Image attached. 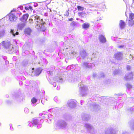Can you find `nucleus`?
I'll use <instances>...</instances> for the list:
<instances>
[{
	"instance_id": "ea45409f",
	"label": "nucleus",
	"mask_w": 134,
	"mask_h": 134,
	"mask_svg": "<svg viewBox=\"0 0 134 134\" xmlns=\"http://www.w3.org/2000/svg\"><path fill=\"white\" fill-rule=\"evenodd\" d=\"M104 73H102L100 75V76L101 77H104Z\"/></svg>"
},
{
	"instance_id": "a878e982",
	"label": "nucleus",
	"mask_w": 134,
	"mask_h": 134,
	"mask_svg": "<svg viewBox=\"0 0 134 134\" xmlns=\"http://www.w3.org/2000/svg\"><path fill=\"white\" fill-rule=\"evenodd\" d=\"M129 19L134 20V14L132 13L129 14Z\"/></svg>"
},
{
	"instance_id": "6e6552de",
	"label": "nucleus",
	"mask_w": 134,
	"mask_h": 134,
	"mask_svg": "<svg viewBox=\"0 0 134 134\" xmlns=\"http://www.w3.org/2000/svg\"><path fill=\"white\" fill-rule=\"evenodd\" d=\"M115 131L113 129L108 128L105 131V134H115Z\"/></svg>"
},
{
	"instance_id": "de8ad7c7",
	"label": "nucleus",
	"mask_w": 134,
	"mask_h": 134,
	"mask_svg": "<svg viewBox=\"0 0 134 134\" xmlns=\"http://www.w3.org/2000/svg\"><path fill=\"white\" fill-rule=\"evenodd\" d=\"M29 9H32V7L30 6H29Z\"/></svg>"
},
{
	"instance_id": "39448f33",
	"label": "nucleus",
	"mask_w": 134,
	"mask_h": 134,
	"mask_svg": "<svg viewBox=\"0 0 134 134\" xmlns=\"http://www.w3.org/2000/svg\"><path fill=\"white\" fill-rule=\"evenodd\" d=\"M76 100L71 99L68 101V104L70 107L73 108L76 107Z\"/></svg>"
},
{
	"instance_id": "09e8293b",
	"label": "nucleus",
	"mask_w": 134,
	"mask_h": 134,
	"mask_svg": "<svg viewBox=\"0 0 134 134\" xmlns=\"http://www.w3.org/2000/svg\"><path fill=\"white\" fill-rule=\"evenodd\" d=\"M73 20V19L72 18H70L69 19V21H72Z\"/></svg>"
},
{
	"instance_id": "72a5a7b5",
	"label": "nucleus",
	"mask_w": 134,
	"mask_h": 134,
	"mask_svg": "<svg viewBox=\"0 0 134 134\" xmlns=\"http://www.w3.org/2000/svg\"><path fill=\"white\" fill-rule=\"evenodd\" d=\"M57 80L59 82H61L62 81L63 79L61 77L58 78L57 79Z\"/></svg>"
},
{
	"instance_id": "c756f323",
	"label": "nucleus",
	"mask_w": 134,
	"mask_h": 134,
	"mask_svg": "<svg viewBox=\"0 0 134 134\" xmlns=\"http://www.w3.org/2000/svg\"><path fill=\"white\" fill-rule=\"evenodd\" d=\"M77 8L78 10L80 11H82L84 9L83 7L79 6H77Z\"/></svg>"
},
{
	"instance_id": "f3484780",
	"label": "nucleus",
	"mask_w": 134,
	"mask_h": 134,
	"mask_svg": "<svg viewBox=\"0 0 134 134\" xmlns=\"http://www.w3.org/2000/svg\"><path fill=\"white\" fill-rule=\"evenodd\" d=\"M88 133L90 134H98V133L97 130L94 127Z\"/></svg>"
},
{
	"instance_id": "cd10ccee",
	"label": "nucleus",
	"mask_w": 134,
	"mask_h": 134,
	"mask_svg": "<svg viewBox=\"0 0 134 134\" xmlns=\"http://www.w3.org/2000/svg\"><path fill=\"white\" fill-rule=\"evenodd\" d=\"M78 15L81 17H84L85 16V13L83 12L79 13Z\"/></svg>"
},
{
	"instance_id": "f257e3e1",
	"label": "nucleus",
	"mask_w": 134,
	"mask_h": 134,
	"mask_svg": "<svg viewBox=\"0 0 134 134\" xmlns=\"http://www.w3.org/2000/svg\"><path fill=\"white\" fill-rule=\"evenodd\" d=\"M33 20L35 22L36 25V27L37 29L42 31L45 30L46 28L44 26V25L45 23L43 21L42 19H40L39 16L35 14L32 15L31 17V18L29 19V23L32 24L34 22Z\"/></svg>"
},
{
	"instance_id": "864d4df0",
	"label": "nucleus",
	"mask_w": 134,
	"mask_h": 134,
	"mask_svg": "<svg viewBox=\"0 0 134 134\" xmlns=\"http://www.w3.org/2000/svg\"><path fill=\"white\" fill-rule=\"evenodd\" d=\"M23 7H22V6H21V7H20V8L21 9V8H23Z\"/></svg>"
},
{
	"instance_id": "c85d7f7f",
	"label": "nucleus",
	"mask_w": 134,
	"mask_h": 134,
	"mask_svg": "<svg viewBox=\"0 0 134 134\" xmlns=\"http://www.w3.org/2000/svg\"><path fill=\"white\" fill-rule=\"evenodd\" d=\"M77 25V23L76 22L73 21L70 24V25L72 27H75Z\"/></svg>"
},
{
	"instance_id": "4d7b16f0",
	"label": "nucleus",
	"mask_w": 134,
	"mask_h": 134,
	"mask_svg": "<svg viewBox=\"0 0 134 134\" xmlns=\"http://www.w3.org/2000/svg\"><path fill=\"white\" fill-rule=\"evenodd\" d=\"M25 9H27V8L26 7H25Z\"/></svg>"
},
{
	"instance_id": "37998d69",
	"label": "nucleus",
	"mask_w": 134,
	"mask_h": 134,
	"mask_svg": "<svg viewBox=\"0 0 134 134\" xmlns=\"http://www.w3.org/2000/svg\"><path fill=\"white\" fill-rule=\"evenodd\" d=\"M48 74H50L51 75V74L52 72L50 71H48L47 72Z\"/></svg>"
},
{
	"instance_id": "f8f14e48",
	"label": "nucleus",
	"mask_w": 134,
	"mask_h": 134,
	"mask_svg": "<svg viewBox=\"0 0 134 134\" xmlns=\"http://www.w3.org/2000/svg\"><path fill=\"white\" fill-rule=\"evenodd\" d=\"M99 39L100 42L102 43H105L106 42V39L105 37L102 35H99Z\"/></svg>"
},
{
	"instance_id": "f03ea898",
	"label": "nucleus",
	"mask_w": 134,
	"mask_h": 134,
	"mask_svg": "<svg viewBox=\"0 0 134 134\" xmlns=\"http://www.w3.org/2000/svg\"><path fill=\"white\" fill-rule=\"evenodd\" d=\"M78 87H79V91L81 96H85L87 94V88L84 86L82 83L79 84Z\"/></svg>"
},
{
	"instance_id": "412c9836",
	"label": "nucleus",
	"mask_w": 134,
	"mask_h": 134,
	"mask_svg": "<svg viewBox=\"0 0 134 134\" xmlns=\"http://www.w3.org/2000/svg\"><path fill=\"white\" fill-rule=\"evenodd\" d=\"M125 23L122 20H120L119 23V26L121 29H124L125 26Z\"/></svg>"
},
{
	"instance_id": "423d86ee",
	"label": "nucleus",
	"mask_w": 134,
	"mask_h": 134,
	"mask_svg": "<svg viewBox=\"0 0 134 134\" xmlns=\"http://www.w3.org/2000/svg\"><path fill=\"white\" fill-rule=\"evenodd\" d=\"M114 56L116 59L120 60L122 58L123 54L121 52L117 53L114 55Z\"/></svg>"
},
{
	"instance_id": "6ab92c4d",
	"label": "nucleus",
	"mask_w": 134,
	"mask_h": 134,
	"mask_svg": "<svg viewBox=\"0 0 134 134\" xmlns=\"http://www.w3.org/2000/svg\"><path fill=\"white\" fill-rule=\"evenodd\" d=\"M10 33L12 34L14 36H15L16 35H19L18 32L16 31L15 30L11 29L10 31Z\"/></svg>"
},
{
	"instance_id": "dca6fc26",
	"label": "nucleus",
	"mask_w": 134,
	"mask_h": 134,
	"mask_svg": "<svg viewBox=\"0 0 134 134\" xmlns=\"http://www.w3.org/2000/svg\"><path fill=\"white\" fill-rule=\"evenodd\" d=\"M85 127L88 130V132L93 127L91 124L88 123H86L85 124Z\"/></svg>"
},
{
	"instance_id": "79ce46f5",
	"label": "nucleus",
	"mask_w": 134,
	"mask_h": 134,
	"mask_svg": "<svg viewBox=\"0 0 134 134\" xmlns=\"http://www.w3.org/2000/svg\"><path fill=\"white\" fill-rule=\"evenodd\" d=\"M38 4L37 3H35L34 5L35 7H36L38 6Z\"/></svg>"
},
{
	"instance_id": "e433bc0d",
	"label": "nucleus",
	"mask_w": 134,
	"mask_h": 134,
	"mask_svg": "<svg viewBox=\"0 0 134 134\" xmlns=\"http://www.w3.org/2000/svg\"><path fill=\"white\" fill-rule=\"evenodd\" d=\"M69 13L68 11H66L65 12V13L64 14L65 16H68L69 15Z\"/></svg>"
},
{
	"instance_id": "680f3d73",
	"label": "nucleus",
	"mask_w": 134,
	"mask_h": 134,
	"mask_svg": "<svg viewBox=\"0 0 134 134\" xmlns=\"http://www.w3.org/2000/svg\"><path fill=\"white\" fill-rule=\"evenodd\" d=\"M6 62H7V63H8V61H7Z\"/></svg>"
},
{
	"instance_id": "393cba45",
	"label": "nucleus",
	"mask_w": 134,
	"mask_h": 134,
	"mask_svg": "<svg viewBox=\"0 0 134 134\" xmlns=\"http://www.w3.org/2000/svg\"><path fill=\"white\" fill-rule=\"evenodd\" d=\"M5 34V31L4 30L0 31V38L3 37Z\"/></svg>"
},
{
	"instance_id": "7c9ffc66",
	"label": "nucleus",
	"mask_w": 134,
	"mask_h": 134,
	"mask_svg": "<svg viewBox=\"0 0 134 134\" xmlns=\"http://www.w3.org/2000/svg\"><path fill=\"white\" fill-rule=\"evenodd\" d=\"M37 99H36L34 97L31 99V101L32 102V103L34 104L35 103H36L37 102Z\"/></svg>"
},
{
	"instance_id": "a211bd4d",
	"label": "nucleus",
	"mask_w": 134,
	"mask_h": 134,
	"mask_svg": "<svg viewBox=\"0 0 134 134\" xmlns=\"http://www.w3.org/2000/svg\"><path fill=\"white\" fill-rule=\"evenodd\" d=\"M80 54L82 58H84L87 55V53L85 51L83 50H81L80 53Z\"/></svg>"
},
{
	"instance_id": "bb28decb",
	"label": "nucleus",
	"mask_w": 134,
	"mask_h": 134,
	"mask_svg": "<svg viewBox=\"0 0 134 134\" xmlns=\"http://www.w3.org/2000/svg\"><path fill=\"white\" fill-rule=\"evenodd\" d=\"M89 118V116L88 115H86L85 116V117H82V118L83 120H87Z\"/></svg>"
},
{
	"instance_id": "f704fd0d",
	"label": "nucleus",
	"mask_w": 134,
	"mask_h": 134,
	"mask_svg": "<svg viewBox=\"0 0 134 134\" xmlns=\"http://www.w3.org/2000/svg\"><path fill=\"white\" fill-rule=\"evenodd\" d=\"M24 111L25 113H28L29 112V110L28 108H25Z\"/></svg>"
},
{
	"instance_id": "603ef678",
	"label": "nucleus",
	"mask_w": 134,
	"mask_h": 134,
	"mask_svg": "<svg viewBox=\"0 0 134 134\" xmlns=\"http://www.w3.org/2000/svg\"><path fill=\"white\" fill-rule=\"evenodd\" d=\"M54 87H55L56 86V85L55 83H54Z\"/></svg>"
},
{
	"instance_id": "0eeeda50",
	"label": "nucleus",
	"mask_w": 134,
	"mask_h": 134,
	"mask_svg": "<svg viewBox=\"0 0 134 134\" xmlns=\"http://www.w3.org/2000/svg\"><path fill=\"white\" fill-rule=\"evenodd\" d=\"M42 70V69L41 68H38L35 71L32 72L31 75H32L34 74V76H38L41 73Z\"/></svg>"
},
{
	"instance_id": "5fc2aeb1",
	"label": "nucleus",
	"mask_w": 134,
	"mask_h": 134,
	"mask_svg": "<svg viewBox=\"0 0 134 134\" xmlns=\"http://www.w3.org/2000/svg\"><path fill=\"white\" fill-rule=\"evenodd\" d=\"M77 81V80L76 79H75L74 80H73V81Z\"/></svg>"
},
{
	"instance_id": "13d9d810",
	"label": "nucleus",
	"mask_w": 134,
	"mask_h": 134,
	"mask_svg": "<svg viewBox=\"0 0 134 134\" xmlns=\"http://www.w3.org/2000/svg\"><path fill=\"white\" fill-rule=\"evenodd\" d=\"M42 113L41 114H40V116H41L42 115Z\"/></svg>"
},
{
	"instance_id": "473e14b6",
	"label": "nucleus",
	"mask_w": 134,
	"mask_h": 134,
	"mask_svg": "<svg viewBox=\"0 0 134 134\" xmlns=\"http://www.w3.org/2000/svg\"><path fill=\"white\" fill-rule=\"evenodd\" d=\"M127 88L131 89L132 88V86L129 83H127L126 85Z\"/></svg>"
},
{
	"instance_id": "5701e85b",
	"label": "nucleus",
	"mask_w": 134,
	"mask_h": 134,
	"mask_svg": "<svg viewBox=\"0 0 134 134\" xmlns=\"http://www.w3.org/2000/svg\"><path fill=\"white\" fill-rule=\"evenodd\" d=\"M134 24V20L129 19L128 20V24L129 26H131Z\"/></svg>"
},
{
	"instance_id": "aec40b11",
	"label": "nucleus",
	"mask_w": 134,
	"mask_h": 134,
	"mask_svg": "<svg viewBox=\"0 0 134 134\" xmlns=\"http://www.w3.org/2000/svg\"><path fill=\"white\" fill-rule=\"evenodd\" d=\"M90 26V24L88 23H85L82 25V28L85 29H87Z\"/></svg>"
},
{
	"instance_id": "2eb2a0df",
	"label": "nucleus",
	"mask_w": 134,
	"mask_h": 134,
	"mask_svg": "<svg viewBox=\"0 0 134 134\" xmlns=\"http://www.w3.org/2000/svg\"><path fill=\"white\" fill-rule=\"evenodd\" d=\"M38 121L37 119H34L32 121V122L29 123L28 124L29 126L32 127V126H31V125H37L38 123Z\"/></svg>"
},
{
	"instance_id": "20e7f679",
	"label": "nucleus",
	"mask_w": 134,
	"mask_h": 134,
	"mask_svg": "<svg viewBox=\"0 0 134 134\" xmlns=\"http://www.w3.org/2000/svg\"><path fill=\"white\" fill-rule=\"evenodd\" d=\"M67 124L64 121L59 122L56 124V127L57 129H59L60 128L63 129L65 128Z\"/></svg>"
},
{
	"instance_id": "8fccbe9b",
	"label": "nucleus",
	"mask_w": 134,
	"mask_h": 134,
	"mask_svg": "<svg viewBox=\"0 0 134 134\" xmlns=\"http://www.w3.org/2000/svg\"><path fill=\"white\" fill-rule=\"evenodd\" d=\"M18 14H19V15L20 16V15H21V13H20V12H19V13H18Z\"/></svg>"
},
{
	"instance_id": "0e129e2a",
	"label": "nucleus",
	"mask_w": 134,
	"mask_h": 134,
	"mask_svg": "<svg viewBox=\"0 0 134 134\" xmlns=\"http://www.w3.org/2000/svg\"><path fill=\"white\" fill-rule=\"evenodd\" d=\"M89 10V9H87V10Z\"/></svg>"
},
{
	"instance_id": "a18cd8bd",
	"label": "nucleus",
	"mask_w": 134,
	"mask_h": 134,
	"mask_svg": "<svg viewBox=\"0 0 134 134\" xmlns=\"http://www.w3.org/2000/svg\"><path fill=\"white\" fill-rule=\"evenodd\" d=\"M123 47V46H118V47L119 48H121L122 47Z\"/></svg>"
},
{
	"instance_id": "052dcab7",
	"label": "nucleus",
	"mask_w": 134,
	"mask_h": 134,
	"mask_svg": "<svg viewBox=\"0 0 134 134\" xmlns=\"http://www.w3.org/2000/svg\"><path fill=\"white\" fill-rule=\"evenodd\" d=\"M125 15H126V16H127V15L126 14V13L125 14Z\"/></svg>"
},
{
	"instance_id": "b1692460",
	"label": "nucleus",
	"mask_w": 134,
	"mask_h": 134,
	"mask_svg": "<svg viewBox=\"0 0 134 134\" xmlns=\"http://www.w3.org/2000/svg\"><path fill=\"white\" fill-rule=\"evenodd\" d=\"M31 31V29L29 28L26 29L25 30V34L29 35L30 34Z\"/></svg>"
},
{
	"instance_id": "1a4fd4ad",
	"label": "nucleus",
	"mask_w": 134,
	"mask_h": 134,
	"mask_svg": "<svg viewBox=\"0 0 134 134\" xmlns=\"http://www.w3.org/2000/svg\"><path fill=\"white\" fill-rule=\"evenodd\" d=\"M9 19L11 21H15L17 18L13 14L10 13L9 14Z\"/></svg>"
},
{
	"instance_id": "6e6d98bb",
	"label": "nucleus",
	"mask_w": 134,
	"mask_h": 134,
	"mask_svg": "<svg viewBox=\"0 0 134 134\" xmlns=\"http://www.w3.org/2000/svg\"><path fill=\"white\" fill-rule=\"evenodd\" d=\"M130 57H131V58H132V55H131V54H130Z\"/></svg>"
},
{
	"instance_id": "9b49d317",
	"label": "nucleus",
	"mask_w": 134,
	"mask_h": 134,
	"mask_svg": "<svg viewBox=\"0 0 134 134\" xmlns=\"http://www.w3.org/2000/svg\"><path fill=\"white\" fill-rule=\"evenodd\" d=\"M132 77V72H131L129 73L126 74L124 78L126 80H129L131 79Z\"/></svg>"
},
{
	"instance_id": "a19ab883",
	"label": "nucleus",
	"mask_w": 134,
	"mask_h": 134,
	"mask_svg": "<svg viewBox=\"0 0 134 134\" xmlns=\"http://www.w3.org/2000/svg\"><path fill=\"white\" fill-rule=\"evenodd\" d=\"M71 54H73L74 55H75L76 54V53L75 51H73L71 52Z\"/></svg>"
},
{
	"instance_id": "e2e57ef3",
	"label": "nucleus",
	"mask_w": 134,
	"mask_h": 134,
	"mask_svg": "<svg viewBox=\"0 0 134 134\" xmlns=\"http://www.w3.org/2000/svg\"><path fill=\"white\" fill-rule=\"evenodd\" d=\"M6 62H7V63H8V61H7Z\"/></svg>"
},
{
	"instance_id": "4c0bfd02",
	"label": "nucleus",
	"mask_w": 134,
	"mask_h": 134,
	"mask_svg": "<svg viewBox=\"0 0 134 134\" xmlns=\"http://www.w3.org/2000/svg\"><path fill=\"white\" fill-rule=\"evenodd\" d=\"M10 129L11 130L13 131V129L12 127V124H10Z\"/></svg>"
},
{
	"instance_id": "49530a36",
	"label": "nucleus",
	"mask_w": 134,
	"mask_h": 134,
	"mask_svg": "<svg viewBox=\"0 0 134 134\" xmlns=\"http://www.w3.org/2000/svg\"><path fill=\"white\" fill-rule=\"evenodd\" d=\"M96 75L95 74H93V77H96Z\"/></svg>"
},
{
	"instance_id": "2f4dec72",
	"label": "nucleus",
	"mask_w": 134,
	"mask_h": 134,
	"mask_svg": "<svg viewBox=\"0 0 134 134\" xmlns=\"http://www.w3.org/2000/svg\"><path fill=\"white\" fill-rule=\"evenodd\" d=\"M19 96L17 94H16V95H14L13 96V98L14 99H16L18 100H19Z\"/></svg>"
},
{
	"instance_id": "69168bd1",
	"label": "nucleus",
	"mask_w": 134,
	"mask_h": 134,
	"mask_svg": "<svg viewBox=\"0 0 134 134\" xmlns=\"http://www.w3.org/2000/svg\"><path fill=\"white\" fill-rule=\"evenodd\" d=\"M55 98H56V97H55V98H54V99H55Z\"/></svg>"
},
{
	"instance_id": "c03bdc74",
	"label": "nucleus",
	"mask_w": 134,
	"mask_h": 134,
	"mask_svg": "<svg viewBox=\"0 0 134 134\" xmlns=\"http://www.w3.org/2000/svg\"><path fill=\"white\" fill-rule=\"evenodd\" d=\"M68 80L69 81V82L72 81V80H70V78L69 77L68 79Z\"/></svg>"
},
{
	"instance_id": "9d476101",
	"label": "nucleus",
	"mask_w": 134,
	"mask_h": 134,
	"mask_svg": "<svg viewBox=\"0 0 134 134\" xmlns=\"http://www.w3.org/2000/svg\"><path fill=\"white\" fill-rule=\"evenodd\" d=\"M91 109L97 110L99 108V105L95 103H92L91 104Z\"/></svg>"
},
{
	"instance_id": "4be33fe9",
	"label": "nucleus",
	"mask_w": 134,
	"mask_h": 134,
	"mask_svg": "<svg viewBox=\"0 0 134 134\" xmlns=\"http://www.w3.org/2000/svg\"><path fill=\"white\" fill-rule=\"evenodd\" d=\"M24 23H20L18 24V29L21 30L25 26Z\"/></svg>"
},
{
	"instance_id": "4468645a",
	"label": "nucleus",
	"mask_w": 134,
	"mask_h": 134,
	"mask_svg": "<svg viewBox=\"0 0 134 134\" xmlns=\"http://www.w3.org/2000/svg\"><path fill=\"white\" fill-rule=\"evenodd\" d=\"M29 14H25L23 15L22 18L20 19L21 20L22 22H25L27 20L29 17Z\"/></svg>"
},
{
	"instance_id": "3c124183",
	"label": "nucleus",
	"mask_w": 134,
	"mask_h": 134,
	"mask_svg": "<svg viewBox=\"0 0 134 134\" xmlns=\"http://www.w3.org/2000/svg\"><path fill=\"white\" fill-rule=\"evenodd\" d=\"M2 46V43L1 44H0V48H1Z\"/></svg>"
},
{
	"instance_id": "58836bf2",
	"label": "nucleus",
	"mask_w": 134,
	"mask_h": 134,
	"mask_svg": "<svg viewBox=\"0 0 134 134\" xmlns=\"http://www.w3.org/2000/svg\"><path fill=\"white\" fill-rule=\"evenodd\" d=\"M127 69V70H129L131 68V67L129 65H127L126 67Z\"/></svg>"
},
{
	"instance_id": "c9c22d12",
	"label": "nucleus",
	"mask_w": 134,
	"mask_h": 134,
	"mask_svg": "<svg viewBox=\"0 0 134 134\" xmlns=\"http://www.w3.org/2000/svg\"><path fill=\"white\" fill-rule=\"evenodd\" d=\"M3 22L2 20H0V27L3 26Z\"/></svg>"
},
{
	"instance_id": "ddd939ff",
	"label": "nucleus",
	"mask_w": 134,
	"mask_h": 134,
	"mask_svg": "<svg viewBox=\"0 0 134 134\" xmlns=\"http://www.w3.org/2000/svg\"><path fill=\"white\" fill-rule=\"evenodd\" d=\"M83 65V66L88 68H91L92 66H94V65L93 64L87 62H84Z\"/></svg>"
},
{
	"instance_id": "7ed1b4c3",
	"label": "nucleus",
	"mask_w": 134,
	"mask_h": 134,
	"mask_svg": "<svg viewBox=\"0 0 134 134\" xmlns=\"http://www.w3.org/2000/svg\"><path fill=\"white\" fill-rule=\"evenodd\" d=\"M2 46L8 51H11L13 49V45L9 42L3 41L2 43Z\"/></svg>"
},
{
	"instance_id": "bf43d9fd",
	"label": "nucleus",
	"mask_w": 134,
	"mask_h": 134,
	"mask_svg": "<svg viewBox=\"0 0 134 134\" xmlns=\"http://www.w3.org/2000/svg\"><path fill=\"white\" fill-rule=\"evenodd\" d=\"M98 134H103L101 133H98Z\"/></svg>"
}]
</instances>
